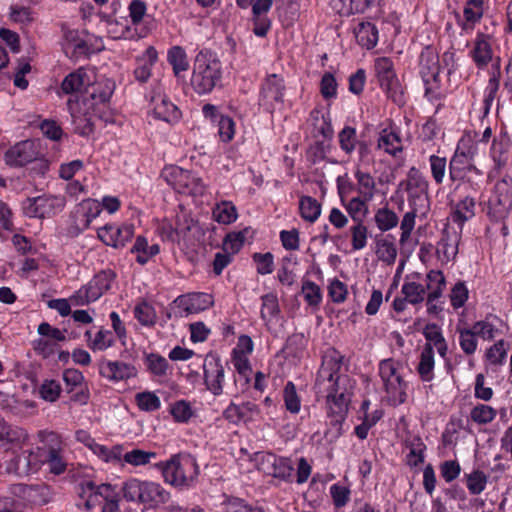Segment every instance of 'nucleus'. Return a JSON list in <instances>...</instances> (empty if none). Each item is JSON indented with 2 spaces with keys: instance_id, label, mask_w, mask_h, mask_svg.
<instances>
[{
  "instance_id": "obj_56",
  "label": "nucleus",
  "mask_w": 512,
  "mask_h": 512,
  "mask_svg": "<svg viewBox=\"0 0 512 512\" xmlns=\"http://www.w3.org/2000/svg\"><path fill=\"white\" fill-rule=\"evenodd\" d=\"M135 402L140 410L145 412L156 411L161 407L160 398L150 391H144L135 395Z\"/></svg>"
},
{
  "instance_id": "obj_26",
  "label": "nucleus",
  "mask_w": 512,
  "mask_h": 512,
  "mask_svg": "<svg viewBox=\"0 0 512 512\" xmlns=\"http://www.w3.org/2000/svg\"><path fill=\"white\" fill-rule=\"evenodd\" d=\"M377 149L391 156H396L403 149L399 134L388 128L381 130L377 139Z\"/></svg>"
},
{
  "instance_id": "obj_10",
  "label": "nucleus",
  "mask_w": 512,
  "mask_h": 512,
  "mask_svg": "<svg viewBox=\"0 0 512 512\" xmlns=\"http://www.w3.org/2000/svg\"><path fill=\"white\" fill-rule=\"evenodd\" d=\"M286 86L283 77L270 74L265 77L259 92V104L272 113L284 103Z\"/></svg>"
},
{
  "instance_id": "obj_31",
  "label": "nucleus",
  "mask_w": 512,
  "mask_h": 512,
  "mask_svg": "<svg viewBox=\"0 0 512 512\" xmlns=\"http://www.w3.org/2000/svg\"><path fill=\"white\" fill-rule=\"evenodd\" d=\"M475 206L474 198L464 197L454 205L451 213L452 221L462 227L465 222L475 216Z\"/></svg>"
},
{
  "instance_id": "obj_29",
  "label": "nucleus",
  "mask_w": 512,
  "mask_h": 512,
  "mask_svg": "<svg viewBox=\"0 0 512 512\" xmlns=\"http://www.w3.org/2000/svg\"><path fill=\"white\" fill-rule=\"evenodd\" d=\"M84 336L88 347L94 352L105 351L115 343L113 332L106 329H100L94 335L90 330H87Z\"/></svg>"
},
{
  "instance_id": "obj_62",
  "label": "nucleus",
  "mask_w": 512,
  "mask_h": 512,
  "mask_svg": "<svg viewBox=\"0 0 512 512\" xmlns=\"http://www.w3.org/2000/svg\"><path fill=\"white\" fill-rule=\"evenodd\" d=\"M175 421L179 423H186L193 416V409L188 401L179 400L176 401L170 410Z\"/></svg>"
},
{
  "instance_id": "obj_33",
  "label": "nucleus",
  "mask_w": 512,
  "mask_h": 512,
  "mask_svg": "<svg viewBox=\"0 0 512 512\" xmlns=\"http://www.w3.org/2000/svg\"><path fill=\"white\" fill-rule=\"evenodd\" d=\"M342 202L353 222H364L369 212L368 203L370 200H366L358 195L346 202L342 199Z\"/></svg>"
},
{
  "instance_id": "obj_22",
  "label": "nucleus",
  "mask_w": 512,
  "mask_h": 512,
  "mask_svg": "<svg viewBox=\"0 0 512 512\" xmlns=\"http://www.w3.org/2000/svg\"><path fill=\"white\" fill-rule=\"evenodd\" d=\"M151 102L156 118L168 123H175L181 118V111L165 95L158 93L151 97Z\"/></svg>"
},
{
  "instance_id": "obj_48",
  "label": "nucleus",
  "mask_w": 512,
  "mask_h": 512,
  "mask_svg": "<svg viewBox=\"0 0 512 512\" xmlns=\"http://www.w3.org/2000/svg\"><path fill=\"white\" fill-rule=\"evenodd\" d=\"M401 294L410 304L416 305L424 301L426 289L420 283L405 282L401 287Z\"/></svg>"
},
{
  "instance_id": "obj_2",
  "label": "nucleus",
  "mask_w": 512,
  "mask_h": 512,
  "mask_svg": "<svg viewBox=\"0 0 512 512\" xmlns=\"http://www.w3.org/2000/svg\"><path fill=\"white\" fill-rule=\"evenodd\" d=\"M341 361L335 357H325L318 371L316 383L327 391V406L331 415L343 417L350 402L347 385L348 375L340 373Z\"/></svg>"
},
{
  "instance_id": "obj_38",
  "label": "nucleus",
  "mask_w": 512,
  "mask_h": 512,
  "mask_svg": "<svg viewBox=\"0 0 512 512\" xmlns=\"http://www.w3.org/2000/svg\"><path fill=\"white\" fill-rule=\"evenodd\" d=\"M499 78H500V72H499V63L497 64V71L493 72L490 76L487 86L484 90V98H483V107H482V118H485L492 107V104L496 98L497 92L499 90Z\"/></svg>"
},
{
  "instance_id": "obj_47",
  "label": "nucleus",
  "mask_w": 512,
  "mask_h": 512,
  "mask_svg": "<svg viewBox=\"0 0 512 512\" xmlns=\"http://www.w3.org/2000/svg\"><path fill=\"white\" fill-rule=\"evenodd\" d=\"M167 58L176 75L188 70L189 63L187 60V54L181 46H173L168 51Z\"/></svg>"
},
{
  "instance_id": "obj_51",
  "label": "nucleus",
  "mask_w": 512,
  "mask_h": 512,
  "mask_svg": "<svg viewBox=\"0 0 512 512\" xmlns=\"http://www.w3.org/2000/svg\"><path fill=\"white\" fill-rule=\"evenodd\" d=\"M496 416V409L486 404H477L470 411L471 420L479 425L491 423Z\"/></svg>"
},
{
  "instance_id": "obj_1",
  "label": "nucleus",
  "mask_w": 512,
  "mask_h": 512,
  "mask_svg": "<svg viewBox=\"0 0 512 512\" xmlns=\"http://www.w3.org/2000/svg\"><path fill=\"white\" fill-rule=\"evenodd\" d=\"M93 72L85 68H79L68 74L61 83V89L65 94L79 93L87 88L80 98L67 101L68 111L80 135H88L93 130V116H99L101 106H105L110 100L115 83L106 79L93 83Z\"/></svg>"
},
{
  "instance_id": "obj_53",
  "label": "nucleus",
  "mask_w": 512,
  "mask_h": 512,
  "mask_svg": "<svg viewBox=\"0 0 512 512\" xmlns=\"http://www.w3.org/2000/svg\"><path fill=\"white\" fill-rule=\"evenodd\" d=\"M426 288L432 297H441L446 286L443 273L439 270H431L426 276Z\"/></svg>"
},
{
  "instance_id": "obj_59",
  "label": "nucleus",
  "mask_w": 512,
  "mask_h": 512,
  "mask_svg": "<svg viewBox=\"0 0 512 512\" xmlns=\"http://www.w3.org/2000/svg\"><path fill=\"white\" fill-rule=\"evenodd\" d=\"M459 345L466 355H472L477 349L476 334L471 328H457Z\"/></svg>"
},
{
  "instance_id": "obj_58",
  "label": "nucleus",
  "mask_w": 512,
  "mask_h": 512,
  "mask_svg": "<svg viewBox=\"0 0 512 512\" xmlns=\"http://www.w3.org/2000/svg\"><path fill=\"white\" fill-rule=\"evenodd\" d=\"M430 171L433 180L437 185L444 182L447 172V159L438 155H431L429 157Z\"/></svg>"
},
{
  "instance_id": "obj_57",
  "label": "nucleus",
  "mask_w": 512,
  "mask_h": 512,
  "mask_svg": "<svg viewBox=\"0 0 512 512\" xmlns=\"http://www.w3.org/2000/svg\"><path fill=\"white\" fill-rule=\"evenodd\" d=\"M283 400L285 408L292 414H297L301 408V401L296 392V387L293 382L286 383L283 389Z\"/></svg>"
},
{
  "instance_id": "obj_13",
  "label": "nucleus",
  "mask_w": 512,
  "mask_h": 512,
  "mask_svg": "<svg viewBox=\"0 0 512 512\" xmlns=\"http://www.w3.org/2000/svg\"><path fill=\"white\" fill-rule=\"evenodd\" d=\"M180 317H187L207 310L213 305V297L208 293L194 292L180 295L174 300Z\"/></svg>"
},
{
  "instance_id": "obj_39",
  "label": "nucleus",
  "mask_w": 512,
  "mask_h": 512,
  "mask_svg": "<svg viewBox=\"0 0 512 512\" xmlns=\"http://www.w3.org/2000/svg\"><path fill=\"white\" fill-rule=\"evenodd\" d=\"M115 276L112 270H102L90 280L88 285L97 299L111 288Z\"/></svg>"
},
{
  "instance_id": "obj_45",
  "label": "nucleus",
  "mask_w": 512,
  "mask_h": 512,
  "mask_svg": "<svg viewBox=\"0 0 512 512\" xmlns=\"http://www.w3.org/2000/svg\"><path fill=\"white\" fill-rule=\"evenodd\" d=\"M340 149L347 155H351L357 148L360 141L357 140V132L354 127L345 126L338 133Z\"/></svg>"
},
{
  "instance_id": "obj_14",
  "label": "nucleus",
  "mask_w": 512,
  "mask_h": 512,
  "mask_svg": "<svg viewBox=\"0 0 512 512\" xmlns=\"http://www.w3.org/2000/svg\"><path fill=\"white\" fill-rule=\"evenodd\" d=\"M134 225L123 224L116 226L114 224H106L97 231L98 238L107 246L119 249L125 247L134 236Z\"/></svg>"
},
{
  "instance_id": "obj_37",
  "label": "nucleus",
  "mask_w": 512,
  "mask_h": 512,
  "mask_svg": "<svg viewBox=\"0 0 512 512\" xmlns=\"http://www.w3.org/2000/svg\"><path fill=\"white\" fill-rule=\"evenodd\" d=\"M409 453L406 456L407 464L410 467H417L424 461L426 446L419 436H412L405 441Z\"/></svg>"
},
{
  "instance_id": "obj_44",
  "label": "nucleus",
  "mask_w": 512,
  "mask_h": 512,
  "mask_svg": "<svg viewBox=\"0 0 512 512\" xmlns=\"http://www.w3.org/2000/svg\"><path fill=\"white\" fill-rule=\"evenodd\" d=\"M213 218L220 224H230L237 219L236 207L228 201L217 204L212 211Z\"/></svg>"
},
{
  "instance_id": "obj_5",
  "label": "nucleus",
  "mask_w": 512,
  "mask_h": 512,
  "mask_svg": "<svg viewBox=\"0 0 512 512\" xmlns=\"http://www.w3.org/2000/svg\"><path fill=\"white\" fill-rule=\"evenodd\" d=\"M122 493L126 501L141 504L150 509L163 506L171 499V493L160 483L137 478L124 482Z\"/></svg>"
},
{
  "instance_id": "obj_32",
  "label": "nucleus",
  "mask_w": 512,
  "mask_h": 512,
  "mask_svg": "<svg viewBox=\"0 0 512 512\" xmlns=\"http://www.w3.org/2000/svg\"><path fill=\"white\" fill-rule=\"evenodd\" d=\"M434 349L429 343H426L420 354V361L417 366V372L420 378L425 382H430L434 378Z\"/></svg>"
},
{
  "instance_id": "obj_25",
  "label": "nucleus",
  "mask_w": 512,
  "mask_h": 512,
  "mask_svg": "<svg viewBox=\"0 0 512 512\" xmlns=\"http://www.w3.org/2000/svg\"><path fill=\"white\" fill-rule=\"evenodd\" d=\"M459 236L456 232L444 231L437 243L436 254L442 263L453 260L458 253Z\"/></svg>"
},
{
  "instance_id": "obj_23",
  "label": "nucleus",
  "mask_w": 512,
  "mask_h": 512,
  "mask_svg": "<svg viewBox=\"0 0 512 512\" xmlns=\"http://www.w3.org/2000/svg\"><path fill=\"white\" fill-rule=\"evenodd\" d=\"M511 148V140L507 132H501L494 137L490 148V156L495 164V168L500 171L509 160V151Z\"/></svg>"
},
{
  "instance_id": "obj_40",
  "label": "nucleus",
  "mask_w": 512,
  "mask_h": 512,
  "mask_svg": "<svg viewBox=\"0 0 512 512\" xmlns=\"http://www.w3.org/2000/svg\"><path fill=\"white\" fill-rule=\"evenodd\" d=\"M376 254L380 261L388 265H391L396 261L397 247L390 235L377 240Z\"/></svg>"
},
{
  "instance_id": "obj_20",
  "label": "nucleus",
  "mask_w": 512,
  "mask_h": 512,
  "mask_svg": "<svg viewBox=\"0 0 512 512\" xmlns=\"http://www.w3.org/2000/svg\"><path fill=\"white\" fill-rule=\"evenodd\" d=\"M472 160L473 152H471L470 150H468L467 152L460 151L458 147L454 155L451 157L448 166L450 180L452 182L462 180L465 177L466 172L471 170V168L473 167Z\"/></svg>"
},
{
  "instance_id": "obj_18",
  "label": "nucleus",
  "mask_w": 512,
  "mask_h": 512,
  "mask_svg": "<svg viewBox=\"0 0 512 512\" xmlns=\"http://www.w3.org/2000/svg\"><path fill=\"white\" fill-rule=\"evenodd\" d=\"M102 211L101 203L94 199H85L74 211V223L78 231H84Z\"/></svg>"
},
{
  "instance_id": "obj_30",
  "label": "nucleus",
  "mask_w": 512,
  "mask_h": 512,
  "mask_svg": "<svg viewBox=\"0 0 512 512\" xmlns=\"http://www.w3.org/2000/svg\"><path fill=\"white\" fill-rule=\"evenodd\" d=\"M354 177L356 179V191L358 195L366 200L372 201L377 192V185L374 177L370 173L362 171L359 168L355 170Z\"/></svg>"
},
{
  "instance_id": "obj_16",
  "label": "nucleus",
  "mask_w": 512,
  "mask_h": 512,
  "mask_svg": "<svg viewBox=\"0 0 512 512\" xmlns=\"http://www.w3.org/2000/svg\"><path fill=\"white\" fill-rule=\"evenodd\" d=\"M0 443L14 449H23L38 442L36 436L30 435L24 428L5 424L0 427Z\"/></svg>"
},
{
  "instance_id": "obj_46",
  "label": "nucleus",
  "mask_w": 512,
  "mask_h": 512,
  "mask_svg": "<svg viewBox=\"0 0 512 512\" xmlns=\"http://www.w3.org/2000/svg\"><path fill=\"white\" fill-rule=\"evenodd\" d=\"M255 409H256L255 404H253L251 402H245L240 405L231 403L224 410V417L232 423H238L242 420H245V418L247 417V414L249 412L254 411Z\"/></svg>"
},
{
  "instance_id": "obj_24",
  "label": "nucleus",
  "mask_w": 512,
  "mask_h": 512,
  "mask_svg": "<svg viewBox=\"0 0 512 512\" xmlns=\"http://www.w3.org/2000/svg\"><path fill=\"white\" fill-rule=\"evenodd\" d=\"M429 183L426 177L415 167L408 172L406 191L410 199L426 200L428 197Z\"/></svg>"
},
{
  "instance_id": "obj_11",
  "label": "nucleus",
  "mask_w": 512,
  "mask_h": 512,
  "mask_svg": "<svg viewBox=\"0 0 512 512\" xmlns=\"http://www.w3.org/2000/svg\"><path fill=\"white\" fill-rule=\"evenodd\" d=\"M64 206L63 197L47 194L27 198L22 204L24 214L30 218L50 217L60 212Z\"/></svg>"
},
{
  "instance_id": "obj_52",
  "label": "nucleus",
  "mask_w": 512,
  "mask_h": 512,
  "mask_svg": "<svg viewBox=\"0 0 512 512\" xmlns=\"http://www.w3.org/2000/svg\"><path fill=\"white\" fill-rule=\"evenodd\" d=\"M248 232L249 229L245 228L242 231L227 234L223 241L224 252L231 255L238 253L246 241V235Z\"/></svg>"
},
{
  "instance_id": "obj_9",
  "label": "nucleus",
  "mask_w": 512,
  "mask_h": 512,
  "mask_svg": "<svg viewBox=\"0 0 512 512\" xmlns=\"http://www.w3.org/2000/svg\"><path fill=\"white\" fill-rule=\"evenodd\" d=\"M376 78L387 96L397 105L404 104L403 88L396 76L393 61L388 57H379L374 62Z\"/></svg>"
},
{
  "instance_id": "obj_8",
  "label": "nucleus",
  "mask_w": 512,
  "mask_h": 512,
  "mask_svg": "<svg viewBox=\"0 0 512 512\" xmlns=\"http://www.w3.org/2000/svg\"><path fill=\"white\" fill-rule=\"evenodd\" d=\"M161 177L178 193L199 196L205 192L203 180L189 170L176 165L164 167Z\"/></svg>"
},
{
  "instance_id": "obj_6",
  "label": "nucleus",
  "mask_w": 512,
  "mask_h": 512,
  "mask_svg": "<svg viewBox=\"0 0 512 512\" xmlns=\"http://www.w3.org/2000/svg\"><path fill=\"white\" fill-rule=\"evenodd\" d=\"M379 376L389 403L393 406L405 403L408 382L403 377V365L392 358L384 359L379 363Z\"/></svg>"
},
{
  "instance_id": "obj_41",
  "label": "nucleus",
  "mask_w": 512,
  "mask_h": 512,
  "mask_svg": "<svg viewBox=\"0 0 512 512\" xmlns=\"http://www.w3.org/2000/svg\"><path fill=\"white\" fill-rule=\"evenodd\" d=\"M464 480L469 493L479 495L486 489L488 475L482 470L474 469L470 473H465Z\"/></svg>"
},
{
  "instance_id": "obj_54",
  "label": "nucleus",
  "mask_w": 512,
  "mask_h": 512,
  "mask_svg": "<svg viewBox=\"0 0 512 512\" xmlns=\"http://www.w3.org/2000/svg\"><path fill=\"white\" fill-rule=\"evenodd\" d=\"M463 14L466 21L463 28H471L483 15V1L469 0L464 7Z\"/></svg>"
},
{
  "instance_id": "obj_61",
  "label": "nucleus",
  "mask_w": 512,
  "mask_h": 512,
  "mask_svg": "<svg viewBox=\"0 0 512 512\" xmlns=\"http://www.w3.org/2000/svg\"><path fill=\"white\" fill-rule=\"evenodd\" d=\"M303 297L308 305L318 307L322 300L320 287L313 281L306 280L301 288Z\"/></svg>"
},
{
  "instance_id": "obj_43",
  "label": "nucleus",
  "mask_w": 512,
  "mask_h": 512,
  "mask_svg": "<svg viewBox=\"0 0 512 512\" xmlns=\"http://www.w3.org/2000/svg\"><path fill=\"white\" fill-rule=\"evenodd\" d=\"M35 444H32L30 446H26L23 449H20L21 455L19 456V459L23 457L25 460V472L35 471L39 467L40 464L43 462V445L34 447Z\"/></svg>"
},
{
  "instance_id": "obj_64",
  "label": "nucleus",
  "mask_w": 512,
  "mask_h": 512,
  "mask_svg": "<svg viewBox=\"0 0 512 512\" xmlns=\"http://www.w3.org/2000/svg\"><path fill=\"white\" fill-rule=\"evenodd\" d=\"M225 512H264L257 506H252L240 498H230L225 502Z\"/></svg>"
},
{
  "instance_id": "obj_12",
  "label": "nucleus",
  "mask_w": 512,
  "mask_h": 512,
  "mask_svg": "<svg viewBox=\"0 0 512 512\" xmlns=\"http://www.w3.org/2000/svg\"><path fill=\"white\" fill-rule=\"evenodd\" d=\"M203 372L207 389L215 396L221 395L226 370L220 358L211 354L207 355L203 362Z\"/></svg>"
},
{
  "instance_id": "obj_21",
  "label": "nucleus",
  "mask_w": 512,
  "mask_h": 512,
  "mask_svg": "<svg viewBox=\"0 0 512 512\" xmlns=\"http://www.w3.org/2000/svg\"><path fill=\"white\" fill-rule=\"evenodd\" d=\"M470 55L478 68L486 67L493 58L491 37L483 33H478Z\"/></svg>"
},
{
  "instance_id": "obj_55",
  "label": "nucleus",
  "mask_w": 512,
  "mask_h": 512,
  "mask_svg": "<svg viewBox=\"0 0 512 512\" xmlns=\"http://www.w3.org/2000/svg\"><path fill=\"white\" fill-rule=\"evenodd\" d=\"M134 316L143 326H153L157 320L154 307L147 302H141L135 306Z\"/></svg>"
},
{
  "instance_id": "obj_60",
  "label": "nucleus",
  "mask_w": 512,
  "mask_h": 512,
  "mask_svg": "<svg viewBox=\"0 0 512 512\" xmlns=\"http://www.w3.org/2000/svg\"><path fill=\"white\" fill-rule=\"evenodd\" d=\"M270 458L273 459L272 471L270 473L276 478L287 480L293 471L291 460L283 457L277 458L275 456H270Z\"/></svg>"
},
{
  "instance_id": "obj_35",
  "label": "nucleus",
  "mask_w": 512,
  "mask_h": 512,
  "mask_svg": "<svg viewBox=\"0 0 512 512\" xmlns=\"http://www.w3.org/2000/svg\"><path fill=\"white\" fill-rule=\"evenodd\" d=\"M131 253L137 254L136 261L144 265L149 259L159 253V246L157 244L149 245L144 236H137Z\"/></svg>"
},
{
  "instance_id": "obj_19",
  "label": "nucleus",
  "mask_w": 512,
  "mask_h": 512,
  "mask_svg": "<svg viewBox=\"0 0 512 512\" xmlns=\"http://www.w3.org/2000/svg\"><path fill=\"white\" fill-rule=\"evenodd\" d=\"M4 159L11 167H21L36 159L34 144L31 141H22L9 148Z\"/></svg>"
},
{
  "instance_id": "obj_49",
  "label": "nucleus",
  "mask_w": 512,
  "mask_h": 512,
  "mask_svg": "<svg viewBox=\"0 0 512 512\" xmlns=\"http://www.w3.org/2000/svg\"><path fill=\"white\" fill-rule=\"evenodd\" d=\"M262 307H261V318L265 322L271 321L273 318L279 315L280 307L278 302V297L274 293L265 294L261 297Z\"/></svg>"
},
{
  "instance_id": "obj_15",
  "label": "nucleus",
  "mask_w": 512,
  "mask_h": 512,
  "mask_svg": "<svg viewBox=\"0 0 512 512\" xmlns=\"http://www.w3.org/2000/svg\"><path fill=\"white\" fill-rule=\"evenodd\" d=\"M99 373L109 381H124L137 375L136 367L123 361L102 360L99 363Z\"/></svg>"
},
{
  "instance_id": "obj_28",
  "label": "nucleus",
  "mask_w": 512,
  "mask_h": 512,
  "mask_svg": "<svg viewBox=\"0 0 512 512\" xmlns=\"http://www.w3.org/2000/svg\"><path fill=\"white\" fill-rule=\"evenodd\" d=\"M357 43L370 50L377 45L378 42V29L371 22H361L354 30Z\"/></svg>"
},
{
  "instance_id": "obj_17",
  "label": "nucleus",
  "mask_w": 512,
  "mask_h": 512,
  "mask_svg": "<svg viewBox=\"0 0 512 512\" xmlns=\"http://www.w3.org/2000/svg\"><path fill=\"white\" fill-rule=\"evenodd\" d=\"M440 72L439 57L435 49L425 47L419 57V73L425 85L438 80Z\"/></svg>"
},
{
  "instance_id": "obj_7",
  "label": "nucleus",
  "mask_w": 512,
  "mask_h": 512,
  "mask_svg": "<svg viewBox=\"0 0 512 512\" xmlns=\"http://www.w3.org/2000/svg\"><path fill=\"white\" fill-rule=\"evenodd\" d=\"M38 443L43 444L45 457L43 462L48 467V471L56 476L66 472L68 460L65 456V444L62 437L52 431L40 430L36 434Z\"/></svg>"
},
{
  "instance_id": "obj_50",
  "label": "nucleus",
  "mask_w": 512,
  "mask_h": 512,
  "mask_svg": "<svg viewBox=\"0 0 512 512\" xmlns=\"http://www.w3.org/2000/svg\"><path fill=\"white\" fill-rule=\"evenodd\" d=\"M350 235L353 250L359 251L366 247L369 231L364 222H353L350 227Z\"/></svg>"
},
{
  "instance_id": "obj_3",
  "label": "nucleus",
  "mask_w": 512,
  "mask_h": 512,
  "mask_svg": "<svg viewBox=\"0 0 512 512\" xmlns=\"http://www.w3.org/2000/svg\"><path fill=\"white\" fill-rule=\"evenodd\" d=\"M222 78V65L216 53L203 49L197 53L193 62L190 85L193 90L204 95L212 92Z\"/></svg>"
},
{
  "instance_id": "obj_34",
  "label": "nucleus",
  "mask_w": 512,
  "mask_h": 512,
  "mask_svg": "<svg viewBox=\"0 0 512 512\" xmlns=\"http://www.w3.org/2000/svg\"><path fill=\"white\" fill-rule=\"evenodd\" d=\"M157 458V453L154 451H146L139 448H134L130 451L122 452V464L131 465L133 467L146 466L152 460Z\"/></svg>"
},
{
  "instance_id": "obj_42",
  "label": "nucleus",
  "mask_w": 512,
  "mask_h": 512,
  "mask_svg": "<svg viewBox=\"0 0 512 512\" xmlns=\"http://www.w3.org/2000/svg\"><path fill=\"white\" fill-rule=\"evenodd\" d=\"M299 212L305 221L314 223L321 214V204L311 196H302L299 200Z\"/></svg>"
},
{
  "instance_id": "obj_4",
  "label": "nucleus",
  "mask_w": 512,
  "mask_h": 512,
  "mask_svg": "<svg viewBox=\"0 0 512 512\" xmlns=\"http://www.w3.org/2000/svg\"><path fill=\"white\" fill-rule=\"evenodd\" d=\"M164 482L177 487H191L198 475L199 466L194 456L187 453L173 455L170 459L156 464Z\"/></svg>"
},
{
  "instance_id": "obj_36",
  "label": "nucleus",
  "mask_w": 512,
  "mask_h": 512,
  "mask_svg": "<svg viewBox=\"0 0 512 512\" xmlns=\"http://www.w3.org/2000/svg\"><path fill=\"white\" fill-rule=\"evenodd\" d=\"M374 222L379 231L387 232L398 225L399 217L388 206H383L375 211Z\"/></svg>"
},
{
  "instance_id": "obj_27",
  "label": "nucleus",
  "mask_w": 512,
  "mask_h": 512,
  "mask_svg": "<svg viewBox=\"0 0 512 512\" xmlns=\"http://www.w3.org/2000/svg\"><path fill=\"white\" fill-rule=\"evenodd\" d=\"M158 59L157 51L154 47H148L143 56L138 58L137 67L134 70L135 79L141 83H145L151 77L152 66Z\"/></svg>"
},
{
  "instance_id": "obj_63",
  "label": "nucleus",
  "mask_w": 512,
  "mask_h": 512,
  "mask_svg": "<svg viewBox=\"0 0 512 512\" xmlns=\"http://www.w3.org/2000/svg\"><path fill=\"white\" fill-rule=\"evenodd\" d=\"M252 258L256 263V270L258 274L267 275L274 271V256L272 253H254Z\"/></svg>"
}]
</instances>
